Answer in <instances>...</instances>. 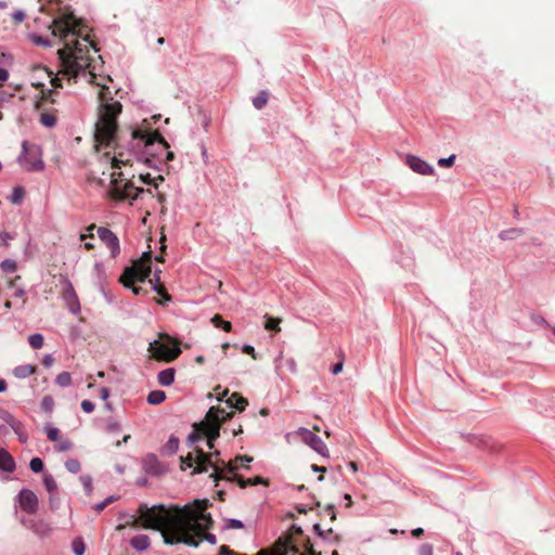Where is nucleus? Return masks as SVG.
Segmentation results:
<instances>
[{
	"label": "nucleus",
	"instance_id": "1",
	"mask_svg": "<svg viewBox=\"0 0 555 555\" xmlns=\"http://www.w3.org/2000/svg\"><path fill=\"white\" fill-rule=\"evenodd\" d=\"M210 505L208 500H195L183 507L163 504L147 507L140 505L139 516L124 514L119 516L121 522L116 527L121 531L127 527L152 529L160 531L166 544L183 543L189 546H198L203 540L216 543V537L207 530L212 526L210 514L205 511Z\"/></svg>",
	"mask_w": 555,
	"mask_h": 555
},
{
	"label": "nucleus",
	"instance_id": "2",
	"mask_svg": "<svg viewBox=\"0 0 555 555\" xmlns=\"http://www.w3.org/2000/svg\"><path fill=\"white\" fill-rule=\"evenodd\" d=\"M50 28L52 35L59 37L64 47L57 51L63 67L62 74L77 77L90 67L89 48L93 42L88 35L82 34V27L73 14L55 18Z\"/></svg>",
	"mask_w": 555,
	"mask_h": 555
},
{
	"label": "nucleus",
	"instance_id": "3",
	"mask_svg": "<svg viewBox=\"0 0 555 555\" xmlns=\"http://www.w3.org/2000/svg\"><path fill=\"white\" fill-rule=\"evenodd\" d=\"M99 109L98 120L94 129V141L96 152L102 149H112L114 156L105 152L104 156L109 159L112 168H120L122 165H131L132 160L126 157L122 145L118 142L117 117L121 113L122 105L115 101L107 86H101L98 94Z\"/></svg>",
	"mask_w": 555,
	"mask_h": 555
},
{
	"label": "nucleus",
	"instance_id": "4",
	"mask_svg": "<svg viewBox=\"0 0 555 555\" xmlns=\"http://www.w3.org/2000/svg\"><path fill=\"white\" fill-rule=\"evenodd\" d=\"M180 461L182 470L193 467L192 475L206 473L211 467L214 472L210 474V478L214 479L216 486L227 477V463L220 459L219 451L206 453L202 449L195 448L186 456H181Z\"/></svg>",
	"mask_w": 555,
	"mask_h": 555
},
{
	"label": "nucleus",
	"instance_id": "5",
	"mask_svg": "<svg viewBox=\"0 0 555 555\" xmlns=\"http://www.w3.org/2000/svg\"><path fill=\"white\" fill-rule=\"evenodd\" d=\"M152 251L143 253L142 257L134 260L130 267H127L119 278V282L127 288H131L133 294H146L141 286H135L137 282H144L152 272Z\"/></svg>",
	"mask_w": 555,
	"mask_h": 555
},
{
	"label": "nucleus",
	"instance_id": "6",
	"mask_svg": "<svg viewBox=\"0 0 555 555\" xmlns=\"http://www.w3.org/2000/svg\"><path fill=\"white\" fill-rule=\"evenodd\" d=\"M223 412L219 406H211L206 416L199 423L193 425V431L189 435V441L195 443L204 437L208 440H217L220 436L219 413Z\"/></svg>",
	"mask_w": 555,
	"mask_h": 555
},
{
	"label": "nucleus",
	"instance_id": "7",
	"mask_svg": "<svg viewBox=\"0 0 555 555\" xmlns=\"http://www.w3.org/2000/svg\"><path fill=\"white\" fill-rule=\"evenodd\" d=\"M149 352L157 361L172 362L182 351L180 349V341L164 333L159 334L158 339L150 343Z\"/></svg>",
	"mask_w": 555,
	"mask_h": 555
},
{
	"label": "nucleus",
	"instance_id": "8",
	"mask_svg": "<svg viewBox=\"0 0 555 555\" xmlns=\"http://www.w3.org/2000/svg\"><path fill=\"white\" fill-rule=\"evenodd\" d=\"M294 534H301V528L293 525L286 533L275 541L271 548H262L256 555H297L299 548L292 540Z\"/></svg>",
	"mask_w": 555,
	"mask_h": 555
},
{
	"label": "nucleus",
	"instance_id": "9",
	"mask_svg": "<svg viewBox=\"0 0 555 555\" xmlns=\"http://www.w3.org/2000/svg\"><path fill=\"white\" fill-rule=\"evenodd\" d=\"M121 172H112L111 173V184L112 188L109 190V196L117 201H124V199H137L140 197L141 194L147 192L151 194V191H145L141 188H135L131 182L126 181L122 183V181L119 179L121 177Z\"/></svg>",
	"mask_w": 555,
	"mask_h": 555
},
{
	"label": "nucleus",
	"instance_id": "10",
	"mask_svg": "<svg viewBox=\"0 0 555 555\" xmlns=\"http://www.w3.org/2000/svg\"><path fill=\"white\" fill-rule=\"evenodd\" d=\"M18 164L26 171H42L44 163L42 160L41 147L35 143L24 141L22 143V154L18 156Z\"/></svg>",
	"mask_w": 555,
	"mask_h": 555
},
{
	"label": "nucleus",
	"instance_id": "11",
	"mask_svg": "<svg viewBox=\"0 0 555 555\" xmlns=\"http://www.w3.org/2000/svg\"><path fill=\"white\" fill-rule=\"evenodd\" d=\"M31 86L41 92L40 100L37 101L36 107L38 111H41L40 114V121L46 127H53L56 124V116L54 113H49L44 111V105L50 102L51 104L55 103V99L53 98L54 91L53 90H44V83L39 80H34L31 82Z\"/></svg>",
	"mask_w": 555,
	"mask_h": 555
},
{
	"label": "nucleus",
	"instance_id": "12",
	"mask_svg": "<svg viewBox=\"0 0 555 555\" xmlns=\"http://www.w3.org/2000/svg\"><path fill=\"white\" fill-rule=\"evenodd\" d=\"M132 140H141L144 144V147H149L153 145L155 142L159 143L164 150L169 149L168 142L164 139V137L157 131L145 132L142 130H133L131 133Z\"/></svg>",
	"mask_w": 555,
	"mask_h": 555
},
{
	"label": "nucleus",
	"instance_id": "13",
	"mask_svg": "<svg viewBox=\"0 0 555 555\" xmlns=\"http://www.w3.org/2000/svg\"><path fill=\"white\" fill-rule=\"evenodd\" d=\"M297 435L300 437V439L311 447L314 451L322 455H326L327 448L325 443L322 441V439L317 436L313 431L307 429V428H299L297 431Z\"/></svg>",
	"mask_w": 555,
	"mask_h": 555
},
{
	"label": "nucleus",
	"instance_id": "14",
	"mask_svg": "<svg viewBox=\"0 0 555 555\" xmlns=\"http://www.w3.org/2000/svg\"><path fill=\"white\" fill-rule=\"evenodd\" d=\"M98 235L111 250L112 257L115 258L120 251L118 237L109 229L103 227L98 229Z\"/></svg>",
	"mask_w": 555,
	"mask_h": 555
},
{
	"label": "nucleus",
	"instance_id": "15",
	"mask_svg": "<svg viewBox=\"0 0 555 555\" xmlns=\"http://www.w3.org/2000/svg\"><path fill=\"white\" fill-rule=\"evenodd\" d=\"M20 505L23 511L28 514H33L37 511L38 507V499L37 495L28 489H23L20 492Z\"/></svg>",
	"mask_w": 555,
	"mask_h": 555
},
{
	"label": "nucleus",
	"instance_id": "16",
	"mask_svg": "<svg viewBox=\"0 0 555 555\" xmlns=\"http://www.w3.org/2000/svg\"><path fill=\"white\" fill-rule=\"evenodd\" d=\"M292 540L294 541L296 546L299 548L297 555H322L321 552H317L313 548V545L310 542V539L304 537L302 530H301V534H294Z\"/></svg>",
	"mask_w": 555,
	"mask_h": 555
},
{
	"label": "nucleus",
	"instance_id": "17",
	"mask_svg": "<svg viewBox=\"0 0 555 555\" xmlns=\"http://www.w3.org/2000/svg\"><path fill=\"white\" fill-rule=\"evenodd\" d=\"M406 164L413 171L421 175H431L434 172V168L417 156H406Z\"/></svg>",
	"mask_w": 555,
	"mask_h": 555
},
{
	"label": "nucleus",
	"instance_id": "18",
	"mask_svg": "<svg viewBox=\"0 0 555 555\" xmlns=\"http://www.w3.org/2000/svg\"><path fill=\"white\" fill-rule=\"evenodd\" d=\"M224 480L236 481L242 489L248 486L269 485V481L260 476H256L254 478H243L241 475L234 474L233 476H227Z\"/></svg>",
	"mask_w": 555,
	"mask_h": 555
},
{
	"label": "nucleus",
	"instance_id": "19",
	"mask_svg": "<svg viewBox=\"0 0 555 555\" xmlns=\"http://www.w3.org/2000/svg\"><path fill=\"white\" fill-rule=\"evenodd\" d=\"M33 70L34 74L38 76V79H41L43 77L49 78L53 88H62L61 78L57 75L53 76V73L49 70L47 67L38 65L35 66Z\"/></svg>",
	"mask_w": 555,
	"mask_h": 555
},
{
	"label": "nucleus",
	"instance_id": "20",
	"mask_svg": "<svg viewBox=\"0 0 555 555\" xmlns=\"http://www.w3.org/2000/svg\"><path fill=\"white\" fill-rule=\"evenodd\" d=\"M253 461V457L249 455H237L233 461H230L225 465L227 473L232 476L235 474V470L238 466L244 468H249L248 463Z\"/></svg>",
	"mask_w": 555,
	"mask_h": 555
},
{
	"label": "nucleus",
	"instance_id": "21",
	"mask_svg": "<svg viewBox=\"0 0 555 555\" xmlns=\"http://www.w3.org/2000/svg\"><path fill=\"white\" fill-rule=\"evenodd\" d=\"M229 408L236 409L238 412H243L248 405V401L238 392H233L231 397L225 401Z\"/></svg>",
	"mask_w": 555,
	"mask_h": 555
},
{
	"label": "nucleus",
	"instance_id": "22",
	"mask_svg": "<svg viewBox=\"0 0 555 555\" xmlns=\"http://www.w3.org/2000/svg\"><path fill=\"white\" fill-rule=\"evenodd\" d=\"M0 469L7 473H12L15 469V461L5 449H0Z\"/></svg>",
	"mask_w": 555,
	"mask_h": 555
},
{
	"label": "nucleus",
	"instance_id": "23",
	"mask_svg": "<svg viewBox=\"0 0 555 555\" xmlns=\"http://www.w3.org/2000/svg\"><path fill=\"white\" fill-rule=\"evenodd\" d=\"M3 420L12 427V429L16 433L18 436V440L21 442H26L27 435L22 430V424L16 421L10 413L5 412Z\"/></svg>",
	"mask_w": 555,
	"mask_h": 555
},
{
	"label": "nucleus",
	"instance_id": "24",
	"mask_svg": "<svg viewBox=\"0 0 555 555\" xmlns=\"http://www.w3.org/2000/svg\"><path fill=\"white\" fill-rule=\"evenodd\" d=\"M36 371H37L36 365L24 364V365L16 366L13 371V374L17 378H26V377L35 374Z\"/></svg>",
	"mask_w": 555,
	"mask_h": 555
},
{
	"label": "nucleus",
	"instance_id": "25",
	"mask_svg": "<svg viewBox=\"0 0 555 555\" xmlns=\"http://www.w3.org/2000/svg\"><path fill=\"white\" fill-rule=\"evenodd\" d=\"M157 379L162 386H170L175 380V370L170 367L160 371L158 373Z\"/></svg>",
	"mask_w": 555,
	"mask_h": 555
},
{
	"label": "nucleus",
	"instance_id": "26",
	"mask_svg": "<svg viewBox=\"0 0 555 555\" xmlns=\"http://www.w3.org/2000/svg\"><path fill=\"white\" fill-rule=\"evenodd\" d=\"M131 545L138 551H144L150 546V538L144 534L135 535L130 541Z\"/></svg>",
	"mask_w": 555,
	"mask_h": 555
},
{
	"label": "nucleus",
	"instance_id": "27",
	"mask_svg": "<svg viewBox=\"0 0 555 555\" xmlns=\"http://www.w3.org/2000/svg\"><path fill=\"white\" fill-rule=\"evenodd\" d=\"M264 319H266L264 328L267 331H274L276 333L281 332V327H280V324L282 322L281 318H274L269 314H266Z\"/></svg>",
	"mask_w": 555,
	"mask_h": 555
},
{
	"label": "nucleus",
	"instance_id": "28",
	"mask_svg": "<svg viewBox=\"0 0 555 555\" xmlns=\"http://www.w3.org/2000/svg\"><path fill=\"white\" fill-rule=\"evenodd\" d=\"M179 439L171 436L169 440L166 442V444L163 447V452L167 455L175 454L179 449Z\"/></svg>",
	"mask_w": 555,
	"mask_h": 555
},
{
	"label": "nucleus",
	"instance_id": "29",
	"mask_svg": "<svg viewBox=\"0 0 555 555\" xmlns=\"http://www.w3.org/2000/svg\"><path fill=\"white\" fill-rule=\"evenodd\" d=\"M524 233L522 229L512 228L500 232L499 237L503 241L515 240Z\"/></svg>",
	"mask_w": 555,
	"mask_h": 555
},
{
	"label": "nucleus",
	"instance_id": "30",
	"mask_svg": "<svg viewBox=\"0 0 555 555\" xmlns=\"http://www.w3.org/2000/svg\"><path fill=\"white\" fill-rule=\"evenodd\" d=\"M166 399V393L163 390H153L147 396V402L153 405L160 404Z\"/></svg>",
	"mask_w": 555,
	"mask_h": 555
},
{
	"label": "nucleus",
	"instance_id": "31",
	"mask_svg": "<svg viewBox=\"0 0 555 555\" xmlns=\"http://www.w3.org/2000/svg\"><path fill=\"white\" fill-rule=\"evenodd\" d=\"M211 322L216 327H221L225 332H231L232 330L231 322L224 321L220 314H215Z\"/></svg>",
	"mask_w": 555,
	"mask_h": 555
},
{
	"label": "nucleus",
	"instance_id": "32",
	"mask_svg": "<svg viewBox=\"0 0 555 555\" xmlns=\"http://www.w3.org/2000/svg\"><path fill=\"white\" fill-rule=\"evenodd\" d=\"M269 94L266 91H261L254 98L253 104L257 109H261L268 103Z\"/></svg>",
	"mask_w": 555,
	"mask_h": 555
},
{
	"label": "nucleus",
	"instance_id": "33",
	"mask_svg": "<svg viewBox=\"0 0 555 555\" xmlns=\"http://www.w3.org/2000/svg\"><path fill=\"white\" fill-rule=\"evenodd\" d=\"M55 383L61 387H68L72 385V376L68 372H62L56 376Z\"/></svg>",
	"mask_w": 555,
	"mask_h": 555
},
{
	"label": "nucleus",
	"instance_id": "34",
	"mask_svg": "<svg viewBox=\"0 0 555 555\" xmlns=\"http://www.w3.org/2000/svg\"><path fill=\"white\" fill-rule=\"evenodd\" d=\"M44 338L41 334H33L28 338V343L34 349H40L43 346Z\"/></svg>",
	"mask_w": 555,
	"mask_h": 555
},
{
	"label": "nucleus",
	"instance_id": "35",
	"mask_svg": "<svg viewBox=\"0 0 555 555\" xmlns=\"http://www.w3.org/2000/svg\"><path fill=\"white\" fill-rule=\"evenodd\" d=\"M43 485L49 493L52 494L56 491V488H57L56 481L54 480V478L51 475L46 474L43 476Z\"/></svg>",
	"mask_w": 555,
	"mask_h": 555
},
{
	"label": "nucleus",
	"instance_id": "36",
	"mask_svg": "<svg viewBox=\"0 0 555 555\" xmlns=\"http://www.w3.org/2000/svg\"><path fill=\"white\" fill-rule=\"evenodd\" d=\"M313 529H314V531L318 533V535H319V537H321V538H323V539H325V538H326V534H331V535H333V537H334V539H335V541H336V542H339V541H340V535H339V534H337V533H334V532H333V529H331V528L325 532V531H323V530L321 529V526H320L319 524H315V525L313 526Z\"/></svg>",
	"mask_w": 555,
	"mask_h": 555
},
{
	"label": "nucleus",
	"instance_id": "37",
	"mask_svg": "<svg viewBox=\"0 0 555 555\" xmlns=\"http://www.w3.org/2000/svg\"><path fill=\"white\" fill-rule=\"evenodd\" d=\"M154 289L156 291V293L159 296L163 297V299L159 300L158 304L164 305L166 301H170L171 300L170 295L167 293V291H166V288H165V286L163 284L155 285Z\"/></svg>",
	"mask_w": 555,
	"mask_h": 555
},
{
	"label": "nucleus",
	"instance_id": "38",
	"mask_svg": "<svg viewBox=\"0 0 555 555\" xmlns=\"http://www.w3.org/2000/svg\"><path fill=\"white\" fill-rule=\"evenodd\" d=\"M41 408L44 412H52L54 408V400L51 396H44L41 401Z\"/></svg>",
	"mask_w": 555,
	"mask_h": 555
},
{
	"label": "nucleus",
	"instance_id": "39",
	"mask_svg": "<svg viewBox=\"0 0 555 555\" xmlns=\"http://www.w3.org/2000/svg\"><path fill=\"white\" fill-rule=\"evenodd\" d=\"M65 467L70 472V473H78L80 470V463L79 461L75 460V459H69L65 462Z\"/></svg>",
	"mask_w": 555,
	"mask_h": 555
},
{
	"label": "nucleus",
	"instance_id": "40",
	"mask_svg": "<svg viewBox=\"0 0 555 555\" xmlns=\"http://www.w3.org/2000/svg\"><path fill=\"white\" fill-rule=\"evenodd\" d=\"M16 268H17L16 262L11 259H7V260L2 261V263H1V269L8 273H12V272L16 271Z\"/></svg>",
	"mask_w": 555,
	"mask_h": 555
},
{
	"label": "nucleus",
	"instance_id": "41",
	"mask_svg": "<svg viewBox=\"0 0 555 555\" xmlns=\"http://www.w3.org/2000/svg\"><path fill=\"white\" fill-rule=\"evenodd\" d=\"M29 467L34 473H40L43 469V462L39 457L31 459Z\"/></svg>",
	"mask_w": 555,
	"mask_h": 555
},
{
	"label": "nucleus",
	"instance_id": "42",
	"mask_svg": "<svg viewBox=\"0 0 555 555\" xmlns=\"http://www.w3.org/2000/svg\"><path fill=\"white\" fill-rule=\"evenodd\" d=\"M73 552L75 555H83L85 553V544L81 539H76L73 542Z\"/></svg>",
	"mask_w": 555,
	"mask_h": 555
},
{
	"label": "nucleus",
	"instance_id": "43",
	"mask_svg": "<svg viewBox=\"0 0 555 555\" xmlns=\"http://www.w3.org/2000/svg\"><path fill=\"white\" fill-rule=\"evenodd\" d=\"M47 436L50 441H57L60 438V430L54 427L48 428Z\"/></svg>",
	"mask_w": 555,
	"mask_h": 555
},
{
	"label": "nucleus",
	"instance_id": "44",
	"mask_svg": "<svg viewBox=\"0 0 555 555\" xmlns=\"http://www.w3.org/2000/svg\"><path fill=\"white\" fill-rule=\"evenodd\" d=\"M433 546L429 544H423L417 550V555H433Z\"/></svg>",
	"mask_w": 555,
	"mask_h": 555
},
{
	"label": "nucleus",
	"instance_id": "45",
	"mask_svg": "<svg viewBox=\"0 0 555 555\" xmlns=\"http://www.w3.org/2000/svg\"><path fill=\"white\" fill-rule=\"evenodd\" d=\"M454 160H455V155H451L448 158H440L438 160V165L440 167H450V166H452L454 164Z\"/></svg>",
	"mask_w": 555,
	"mask_h": 555
},
{
	"label": "nucleus",
	"instance_id": "46",
	"mask_svg": "<svg viewBox=\"0 0 555 555\" xmlns=\"http://www.w3.org/2000/svg\"><path fill=\"white\" fill-rule=\"evenodd\" d=\"M14 24H21L25 20V13L23 11H16L12 14Z\"/></svg>",
	"mask_w": 555,
	"mask_h": 555
},
{
	"label": "nucleus",
	"instance_id": "47",
	"mask_svg": "<svg viewBox=\"0 0 555 555\" xmlns=\"http://www.w3.org/2000/svg\"><path fill=\"white\" fill-rule=\"evenodd\" d=\"M81 409L86 413H91L94 411V404L90 400H83L81 402Z\"/></svg>",
	"mask_w": 555,
	"mask_h": 555
},
{
	"label": "nucleus",
	"instance_id": "48",
	"mask_svg": "<svg viewBox=\"0 0 555 555\" xmlns=\"http://www.w3.org/2000/svg\"><path fill=\"white\" fill-rule=\"evenodd\" d=\"M244 527L243 522L238 519H229L228 528L230 529H242Z\"/></svg>",
	"mask_w": 555,
	"mask_h": 555
},
{
	"label": "nucleus",
	"instance_id": "49",
	"mask_svg": "<svg viewBox=\"0 0 555 555\" xmlns=\"http://www.w3.org/2000/svg\"><path fill=\"white\" fill-rule=\"evenodd\" d=\"M23 195H24V191L22 189H20V188L14 189L12 202L13 203H20V201L22 199Z\"/></svg>",
	"mask_w": 555,
	"mask_h": 555
},
{
	"label": "nucleus",
	"instance_id": "50",
	"mask_svg": "<svg viewBox=\"0 0 555 555\" xmlns=\"http://www.w3.org/2000/svg\"><path fill=\"white\" fill-rule=\"evenodd\" d=\"M223 410V412H220L219 413V421H220V424L227 422L229 418H231L233 416V412H227L223 408H221Z\"/></svg>",
	"mask_w": 555,
	"mask_h": 555
},
{
	"label": "nucleus",
	"instance_id": "51",
	"mask_svg": "<svg viewBox=\"0 0 555 555\" xmlns=\"http://www.w3.org/2000/svg\"><path fill=\"white\" fill-rule=\"evenodd\" d=\"M324 512L330 515V518H331L332 521L336 520V513H335V507H334L333 504H328L325 507Z\"/></svg>",
	"mask_w": 555,
	"mask_h": 555
},
{
	"label": "nucleus",
	"instance_id": "52",
	"mask_svg": "<svg viewBox=\"0 0 555 555\" xmlns=\"http://www.w3.org/2000/svg\"><path fill=\"white\" fill-rule=\"evenodd\" d=\"M243 352H244V353H247V354H249V356H251V358H253L254 360H256V359H257V357H256V352H255V349H254V347H253V346H250V345H245V346L243 347Z\"/></svg>",
	"mask_w": 555,
	"mask_h": 555
},
{
	"label": "nucleus",
	"instance_id": "53",
	"mask_svg": "<svg viewBox=\"0 0 555 555\" xmlns=\"http://www.w3.org/2000/svg\"><path fill=\"white\" fill-rule=\"evenodd\" d=\"M311 468H312V470H313V472H320V473H321V475L319 476L318 480H319V481H322V480L324 479L323 474L326 472V468H325V467H323V466H318V465H315V464H313V465L311 466Z\"/></svg>",
	"mask_w": 555,
	"mask_h": 555
},
{
	"label": "nucleus",
	"instance_id": "54",
	"mask_svg": "<svg viewBox=\"0 0 555 555\" xmlns=\"http://www.w3.org/2000/svg\"><path fill=\"white\" fill-rule=\"evenodd\" d=\"M54 363V358L51 356V354H46L42 359V364L46 366V367H50L52 366Z\"/></svg>",
	"mask_w": 555,
	"mask_h": 555
},
{
	"label": "nucleus",
	"instance_id": "55",
	"mask_svg": "<svg viewBox=\"0 0 555 555\" xmlns=\"http://www.w3.org/2000/svg\"><path fill=\"white\" fill-rule=\"evenodd\" d=\"M219 553L220 555H236V553L230 550L227 545H221Z\"/></svg>",
	"mask_w": 555,
	"mask_h": 555
},
{
	"label": "nucleus",
	"instance_id": "56",
	"mask_svg": "<svg viewBox=\"0 0 555 555\" xmlns=\"http://www.w3.org/2000/svg\"><path fill=\"white\" fill-rule=\"evenodd\" d=\"M72 446H73V443L69 440H64L59 446V450L60 451H68L69 449H72Z\"/></svg>",
	"mask_w": 555,
	"mask_h": 555
},
{
	"label": "nucleus",
	"instance_id": "57",
	"mask_svg": "<svg viewBox=\"0 0 555 555\" xmlns=\"http://www.w3.org/2000/svg\"><path fill=\"white\" fill-rule=\"evenodd\" d=\"M121 429V425L117 422L108 423L107 430L109 431H119Z\"/></svg>",
	"mask_w": 555,
	"mask_h": 555
},
{
	"label": "nucleus",
	"instance_id": "58",
	"mask_svg": "<svg viewBox=\"0 0 555 555\" xmlns=\"http://www.w3.org/2000/svg\"><path fill=\"white\" fill-rule=\"evenodd\" d=\"M343 367H344V363H343V361H340V362L336 363V364L333 366V369H332L333 374H335V375L339 374V373L343 371Z\"/></svg>",
	"mask_w": 555,
	"mask_h": 555
},
{
	"label": "nucleus",
	"instance_id": "59",
	"mask_svg": "<svg viewBox=\"0 0 555 555\" xmlns=\"http://www.w3.org/2000/svg\"><path fill=\"white\" fill-rule=\"evenodd\" d=\"M100 397L103 399V400H106L108 397H109V390L105 387H102L100 389Z\"/></svg>",
	"mask_w": 555,
	"mask_h": 555
},
{
	"label": "nucleus",
	"instance_id": "60",
	"mask_svg": "<svg viewBox=\"0 0 555 555\" xmlns=\"http://www.w3.org/2000/svg\"><path fill=\"white\" fill-rule=\"evenodd\" d=\"M159 273H160V271L156 272V273L154 274V279L150 280V283H151V284H154V286H155V285H159V284H162V283H160V279H159Z\"/></svg>",
	"mask_w": 555,
	"mask_h": 555
},
{
	"label": "nucleus",
	"instance_id": "61",
	"mask_svg": "<svg viewBox=\"0 0 555 555\" xmlns=\"http://www.w3.org/2000/svg\"><path fill=\"white\" fill-rule=\"evenodd\" d=\"M140 179L146 184H152L153 181L150 173L141 175Z\"/></svg>",
	"mask_w": 555,
	"mask_h": 555
},
{
	"label": "nucleus",
	"instance_id": "62",
	"mask_svg": "<svg viewBox=\"0 0 555 555\" xmlns=\"http://www.w3.org/2000/svg\"><path fill=\"white\" fill-rule=\"evenodd\" d=\"M9 78V73L4 68H0V81H5Z\"/></svg>",
	"mask_w": 555,
	"mask_h": 555
},
{
	"label": "nucleus",
	"instance_id": "63",
	"mask_svg": "<svg viewBox=\"0 0 555 555\" xmlns=\"http://www.w3.org/2000/svg\"><path fill=\"white\" fill-rule=\"evenodd\" d=\"M106 506H107V505H106V503L103 501V502H101V503H99V504L94 505V509H95L98 513H100V512H102Z\"/></svg>",
	"mask_w": 555,
	"mask_h": 555
},
{
	"label": "nucleus",
	"instance_id": "64",
	"mask_svg": "<svg viewBox=\"0 0 555 555\" xmlns=\"http://www.w3.org/2000/svg\"><path fill=\"white\" fill-rule=\"evenodd\" d=\"M423 533H424V530L422 528H416V529L412 530V535L415 538H420L421 535H423Z\"/></svg>",
	"mask_w": 555,
	"mask_h": 555
}]
</instances>
